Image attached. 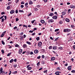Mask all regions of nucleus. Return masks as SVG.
<instances>
[{
  "label": "nucleus",
  "instance_id": "11",
  "mask_svg": "<svg viewBox=\"0 0 75 75\" xmlns=\"http://www.w3.org/2000/svg\"><path fill=\"white\" fill-rule=\"evenodd\" d=\"M0 71L1 72V73H2V72H3V68L2 67L0 68Z\"/></svg>",
  "mask_w": 75,
  "mask_h": 75
},
{
  "label": "nucleus",
  "instance_id": "31",
  "mask_svg": "<svg viewBox=\"0 0 75 75\" xmlns=\"http://www.w3.org/2000/svg\"><path fill=\"white\" fill-rule=\"evenodd\" d=\"M66 14V12H62V14L63 15H65Z\"/></svg>",
  "mask_w": 75,
  "mask_h": 75
},
{
  "label": "nucleus",
  "instance_id": "49",
  "mask_svg": "<svg viewBox=\"0 0 75 75\" xmlns=\"http://www.w3.org/2000/svg\"><path fill=\"white\" fill-rule=\"evenodd\" d=\"M58 30H59V29H56V30H55V32H57V31H58Z\"/></svg>",
  "mask_w": 75,
  "mask_h": 75
},
{
  "label": "nucleus",
  "instance_id": "7",
  "mask_svg": "<svg viewBox=\"0 0 75 75\" xmlns=\"http://www.w3.org/2000/svg\"><path fill=\"white\" fill-rule=\"evenodd\" d=\"M55 75H59V72L57 71H56L55 72Z\"/></svg>",
  "mask_w": 75,
  "mask_h": 75
},
{
  "label": "nucleus",
  "instance_id": "25",
  "mask_svg": "<svg viewBox=\"0 0 75 75\" xmlns=\"http://www.w3.org/2000/svg\"><path fill=\"white\" fill-rule=\"evenodd\" d=\"M52 47V46H50L49 47V50H51Z\"/></svg>",
  "mask_w": 75,
  "mask_h": 75
},
{
  "label": "nucleus",
  "instance_id": "44",
  "mask_svg": "<svg viewBox=\"0 0 75 75\" xmlns=\"http://www.w3.org/2000/svg\"><path fill=\"white\" fill-rule=\"evenodd\" d=\"M30 67V65H28L27 66L26 68H27L28 69V68H29Z\"/></svg>",
  "mask_w": 75,
  "mask_h": 75
},
{
  "label": "nucleus",
  "instance_id": "18",
  "mask_svg": "<svg viewBox=\"0 0 75 75\" xmlns=\"http://www.w3.org/2000/svg\"><path fill=\"white\" fill-rule=\"evenodd\" d=\"M23 47L24 48H25V47H27V45H26V44L23 45Z\"/></svg>",
  "mask_w": 75,
  "mask_h": 75
},
{
  "label": "nucleus",
  "instance_id": "4",
  "mask_svg": "<svg viewBox=\"0 0 75 75\" xmlns=\"http://www.w3.org/2000/svg\"><path fill=\"white\" fill-rule=\"evenodd\" d=\"M38 45L39 47H41V45H42V42H39L38 44Z\"/></svg>",
  "mask_w": 75,
  "mask_h": 75
},
{
  "label": "nucleus",
  "instance_id": "36",
  "mask_svg": "<svg viewBox=\"0 0 75 75\" xmlns=\"http://www.w3.org/2000/svg\"><path fill=\"white\" fill-rule=\"evenodd\" d=\"M69 31H71V29L67 28V33H68V32H69Z\"/></svg>",
  "mask_w": 75,
  "mask_h": 75
},
{
  "label": "nucleus",
  "instance_id": "39",
  "mask_svg": "<svg viewBox=\"0 0 75 75\" xmlns=\"http://www.w3.org/2000/svg\"><path fill=\"white\" fill-rule=\"evenodd\" d=\"M74 27H75V26L74 25H71V28H74Z\"/></svg>",
  "mask_w": 75,
  "mask_h": 75
},
{
  "label": "nucleus",
  "instance_id": "27",
  "mask_svg": "<svg viewBox=\"0 0 75 75\" xmlns=\"http://www.w3.org/2000/svg\"><path fill=\"white\" fill-rule=\"evenodd\" d=\"M71 72H72V73H75V70H73L71 71Z\"/></svg>",
  "mask_w": 75,
  "mask_h": 75
},
{
  "label": "nucleus",
  "instance_id": "2",
  "mask_svg": "<svg viewBox=\"0 0 75 75\" xmlns=\"http://www.w3.org/2000/svg\"><path fill=\"white\" fill-rule=\"evenodd\" d=\"M14 10H11L10 12V13L11 14H13V13H14Z\"/></svg>",
  "mask_w": 75,
  "mask_h": 75
},
{
  "label": "nucleus",
  "instance_id": "1",
  "mask_svg": "<svg viewBox=\"0 0 75 75\" xmlns=\"http://www.w3.org/2000/svg\"><path fill=\"white\" fill-rule=\"evenodd\" d=\"M72 68V66H69L68 68L67 69L69 71H71V69Z\"/></svg>",
  "mask_w": 75,
  "mask_h": 75
},
{
  "label": "nucleus",
  "instance_id": "23",
  "mask_svg": "<svg viewBox=\"0 0 75 75\" xmlns=\"http://www.w3.org/2000/svg\"><path fill=\"white\" fill-rule=\"evenodd\" d=\"M19 12H20V13H24V11L23 10H19Z\"/></svg>",
  "mask_w": 75,
  "mask_h": 75
},
{
  "label": "nucleus",
  "instance_id": "64",
  "mask_svg": "<svg viewBox=\"0 0 75 75\" xmlns=\"http://www.w3.org/2000/svg\"><path fill=\"white\" fill-rule=\"evenodd\" d=\"M25 5L26 6L28 5V3H26L25 4Z\"/></svg>",
  "mask_w": 75,
  "mask_h": 75
},
{
  "label": "nucleus",
  "instance_id": "3",
  "mask_svg": "<svg viewBox=\"0 0 75 75\" xmlns=\"http://www.w3.org/2000/svg\"><path fill=\"white\" fill-rule=\"evenodd\" d=\"M22 52H23V50L21 49H20L19 50V53L20 54L22 53Z\"/></svg>",
  "mask_w": 75,
  "mask_h": 75
},
{
  "label": "nucleus",
  "instance_id": "51",
  "mask_svg": "<svg viewBox=\"0 0 75 75\" xmlns=\"http://www.w3.org/2000/svg\"><path fill=\"white\" fill-rule=\"evenodd\" d=\"M21 8H23L24 7V5H21Z\"/></svg>",
  "mask_w": 75,
  "mask_h": 75
},
{
  "label": "nucleus",
  "instance_id": "62",
  "mask_svg": "<svg viewBox=\"0 0 75 75\" xmlns=\"http://www.w3.org/2000/svg\"><path fill=\"white\" fill-rule=\"evenodd\" d=\"M13 61L15 62H17V59H14Z\"/></svg>",
  "mask_w": 75,
  "mask_h": 75
},
{
  "label": "nucleus",
  "instance_id": "52",
  "mask_svg": "<svg viewBox=\"0 0 75 75\" xmlns=\"http://www.w3.org/2000/svg\"><path fill=\"white\" fill-rule=\"evenodd\" d=\"M4 15L2 16L0 18V19H1L2 18H3L4 17Z\"/></svg>",
  "mask_w": 75,
  "mask_h": 75
},
{
  "label": "nucleus",
  "instance_id": "53",
  "mask_svg": "<svg viewBox=\"0 0 75 75\" xmlns=\"http://www.w3.org/2000/svg\"><path fill=\"white\" fill-rule=\"evenodd\" d=\"M31 14H32L31 13H29V14H28V16L29 17V16H31Z\"/></svg>",
  "mask_w": 75,
  "mask_h": 75
},
{
  "label": "nucleus",
  "instance_id": "30",
  "mask_svg": "<svg viewBox=\"0 0 75 75\" xmlns=\"http://www.w3.org/2000/svg\"><path fill=\"white\" fill-rule=\"evenodd\" d=\"M50 21L51 23H53V21H54V20H53V19H51L50 20Z\"/></svg>",
  "mask_w": 75,
  "mask_h": 75
},
{
  "label": "nucleus",
  "instance_id": "24",
  "mask_svg": "<svg viewBox=\"0 0 75 75\" xmlns=\"http://www.w3.org/2000/svg\"><path fill=\"white\" fill-rule=\"evenodd\" d=\"M64 32H67V28L64 29Z\"/></svg>",
  "mask_w": 75,
  "mask_h": 75
},
{
  "label": "nucleus",
  "instance_id": "21",
  "mask_svg": "<svg viewBox=\"0 0 75 75\" xmlns=\"http://www.w3.org/2000/svg\"><path fill=\"white\" fill-rule=\"evenodd\" d=\"M41 23L43 24L45 23V21L44 20H42L41 21Z\"/></svg>",
  "mask_w": 75,
  "mask_h": 75
},
{
  "label": "nucleus",
  "instance_id": "41",
  "mask_svg": "<svg viewBox=\"0 0 75 75\" xmlns=\"http://www.w3.org/2000/svg\"><path fill=\"white\" fill-rule=\"evenodd\" d=\"M1 20H2L1 21V23H3V22H4V18H2Z\"/></svg>",
  "mask_w": 75,
  "mask_h": 75
},
{
  "label": "nucleus",
  "instance_id": "50",
  "mask_svg": "<svg viewBox=\"0 0 75 75\" xmlns=\"http://www.w3.org/2000/svg\"><path fill=\"white\" fill-rule=\"evenodd\" d=\"M43 72L44 73H46V72H47V70H46L45 71H44Z\"/></svg>",
  "mask_w": 75,
  "mask_h": 75
},
{
  "label": "nucleus",
  "instance_id": "58",
  "mask_svg": "<svg viewBox=\"0 0 75 75\" xmlns=\"http://www.w3.org/2000/svg\"><path fill=\"white\" fill-rule=\"evenodd\" d=\"M44 57H45V56H44V55H42V58H44Z\"/></svg>",
  "mask_w": 75,
  "mask_h": 75
},
{
  "label": "nucleus",
  "instance_id": "43",
  "mask_svg": "<svg viewBox=\"0 0 75 75\" xmlns=\"http://www.w3.org/2000/svg\"><path fill=\"white\" fill-rule=\"evenodd\" d=\"M18 20H19V19H18V18H17L16 19V21H18Z\"/></svg>",
  "mask_w": 75,
  "mask_h": 75
},
{
  "label": "nucleus",
  "instance_id": "9",
  "mask_svg": "<svg viewBox=\"0 0 75 75\" xmlns=\"http://www.w3.org/2000/svg\"><path fill=\"white\" fill-rule=\"evenodd\" d=\"M58 49L59 50H63V48L62 47H59L58 48Z\"/></svg>",
  "mask_w": 75,
  "mask_h": 75
},
{
  "label": "nucleus",
  "instance_id": "37",
  "mask_svg": "<svg viewBox=\"0 0 75 75\" xmlns=\"http://www.w3.org/2000/svg\"><path fill=\"white\" fill-rule=\"evenodd\" d=\"M37 58L39 59H40V58H41V56H39L38 57H37Z\"/></svg>",
  "mask_w": 75,
  "mask_h": 75
},
{
  "label": "nucleus",
  "instance_id": "47",
  "mask_svg": "<svg viewBox=\"0 0 75 75\" xmlns=\"http://www.w3.org/2000/svg\"><path fill=\"white\" fill-rule=\"evenodd\" d=\"M33 31H34L30 30V31H29V32L32 33H33Z\"/></svg>",
  "mask_w": 75,
  "mask_h": 75
},
{
  "label": "nucleus",
  "instance_id": "8",
  "mask_svg": "<svg viewBox=\"0 0 75 75\" xmlns=\"http://www.w3.org/2000/svg\"><path fill=\"white\" fill-rule=\"evenodd\" d=\"M57 46H54L53 47V50H57Z\"/></svg>",
  "mask_w": 75,
  "mask_h": 75
},
{
  "label": "nucleus",
  "instance_id": "19",
  "mask_svg": "<svg viewBox=\"0 0 75 75\" xmlns=\"http://www.w3.org/2000/svg\"><path fill=\"white\" fill-rule=\"evenodd\" d=\"M33 3V2L31 1H29V4H32Z\"/></svg>",
  "mask_w": 75,
  "mask_h": 75
},
{
  "label": "nucleus",
  "instance_id": "17",
  "mask_svg": "<svg viewBox=\"0 0 75 75\" xmlns=\"http://www.w3.org/2000/svg\"><path fill=\"white\" fill-rule=\"evenodd\" d=\"M65 21H67V22H69V20L68 18H67L65 19Z\"/></svg>",
  "mask_w": 75,
  "mask_h": 75
},
{
  "label": "nucleus",
  "instance_id": "29",
  "mask_svg": "<svg viewBox=\"0 0 75 75\" xmlns=\"http://www.w3.org/2000/svg\"><path fill=\"white\" fill-rule=\"evenodd\" d=\"M26 43H27L28 44H29V45H31V42L28 41L26 42Z\"/></svg>",
  "mask_w": 75,
  "mask_h": 75
},
{
  "label": "nucleus",
  "instance_id": "57",
  "mask_svg": "<svg viewBox=\"0 0 75 75\" xmlns=\"http://www.w3.org/2000/svg\"><path fill=\"white\" fill-rule=\"evenodd\" d=\"M30 55H32L33 54V52H31L30 53Z\"/></svg>",
  "mask_w": 75,
  "mask_h": 75
},
{
  "label": "nucleus",
  "instance_id": "55",
  "mask_svg": "<svg viewBox=\"0 0 75 75\" xmlns=\"http://www.w3.org/2000/svg\"><path fill=\"white\" fill-rule=\"evenodd\" d=\"M44 0L45 3H47V1L48 0Z\"/></svg>",
  "mask_w": 75,
  "mask_h": 75
},
{
  "label": "nucleus",
  "instance_id": "13",
  "mask_svg": "<svg viewBox=\"0 0 75 75\" xmlns=\"http://www.w3.org/2000/svg\"><path fill=\"white\" fill-rule=\"evenodd\" d=\"M31 69H32V67H29L28 68V69H27V70L28 71V70L30 71Z\"/></svg>",
  "mask_w": 75,
  "mask_h": 75
},
{
  "label": "nucleus",
  "instance_id": "16",
  "mask_svg": "<svg viewBox=\"0 0 75 75\" xmlns=\"http://www.w3.org/2000/svg\"><path fill=\"white\" fill-rule=\"evenodd\" d=\"M11 55V52L7 54V56L8 57H9V56H10Z\"/></svg>",
  "mask_w": 75,
  "mask_h": 75
},
{
  "label": "nucleus",
  "instance_id": "48",
  "mask_svg": "<svg viewBox=\"0 0 75 75\" xmlns=\"http://www.w3.org/2000/svg\"><path fill=\"white\" fill-rule=\"evenodd\" d=\"M35 21V20H34L33 21H32L31 23H32V24H33V23H34V21Z\"/></svg>",
  "mask_w": 75,
  "mask_h": 75
},
{
  "label": "nucleus",
  "instance_id": "40",
  "mask_svg": "<svg viewBox=\"0 0 75 75\" xmlns=\"http://www.w3.org/2000/svg\"><path fill=\"white\" fill-rule=\"evenodd\" d=\"M1 52L3 53V54H4V50H2L1 51Z\"/></svg>",
  "mask_w": 75,
  "mask_h": 75
},
{
  "label": "nucleus",
  "instance_id": "42",
  "mask_svg": "<svg viewBox=\"0 0 75 75\" xmlns=\"http://www.w3.org/2000/svg\"><path fill=\"white\" fill-rule=\"evenodd\" d=\"M13 28L14 30H16V29H17V27L15 26Z\"/></svg>",
  "mask_w": 75,
  "mask_h": 75
},
{
  "label": "nucleus",
  "instance_id": "33",
  "mask_svg": "<svg viewBox=\"0 0 75 75\" xmlns=\"http://www.w3.org/2000/svg\"><path fill=\"white\" fill-rule=\"evenodd\" d=\"M2 44H3V45H4V44H5V43H4V42L3 40L2 41Z\"/></svg>",
  "mask_w": 75,
  "mask_h": 75
},
{
  "label": "nucleus",
  "instance_id": "45",
  "mask_svg": "<svg viewBox=\"0 0 75 75\" xmlns=\"http://www.w3.org/2000/svg\"><path fill=\"white\" fill-rule=\"evenodd\" d=\"M9 75H11V71H9Z\"/></svg>",
  "mask_w": 75,
  "mask_h": 75
},
{
  "label": "nucleus",
  "instance_id": "59",
  "mask_svg": "<svg viewBox=\"0 0 75 75\" xmlns=\"http://www.w3.org/2000/svg\"><path fill=\"white\" fill-rule=\"evenodd\" d=\"M57 69H58V70H60V68H59V67H58L57 68Z\"/></svg>",
  "mask_w": 75,
  "mask_h": 75
},
{
  "label": "nucleus",
  "instance_id": "34",
  "mask_svg": "<svg viewBox=\"0 0 75 75\" xmlns=\"http://www.w3.org/2000/svg\"><path fill=\"white\" fill-rule=\"evenodd\" d=\"M14 67H15V68H16L17 67V64H15L13 65Z\"/></svg>",
  "mask_w": 75,
  "mask_h": 75
},
{
  "label": "nucleus",
  "instance_id": "28",
  "mask_svg": "<svg viewBox=\"0 0 75 75\" xmlns=\"http://www.w3.org/2000/svg\"><path fill=\"white\" fill-rule=\"evenodd\" d=\"M10 8V6H8L7 7V10H9Z\"/></svg>",
  "mask_w": 75,
  "mask_h": 75
},
{
  "label": "nucleus",
  "instance_id": "60",
  "mask_svg": "<svg viewBox=\"0 0 75 75\" xmlns=\"http://www.w3.org/2000/svg\"><path fill=\"white\" fill-rule=\"evenodd\" d=\"M73 48L74 49V50H75V45H74L73 46Z\"/></svg>",
  "mask_w": 75,
  "mask_h": 75
},
{
  "label": "nucleus",
  "instance_id": "38",
  "mask_svg": "<svg viewBox=\"0 0 75 75\" xmlns=\"http://www.w3.org/2000/svg\"><path fill=\"white\" fill-rule=\"evenodd\" d=\"M4 37V34H2L1 36V37Z\"/></svg>",
  "mask_w": 75,
  "mask_h": 75
},
{
  "label": "nucleus",
  "instance_id": "32",
  "mask_svg": "<svg viewBox=\"0 0 75 75\" xmlns=\"http://www.w3.org/2000/svg\"><path fill=\"white\" fill-rule=\"evenodd\" d=\"M36 39L37 41H39V40H40V37H38L36 38Z\"/></svg>",
  "mask_w": 75,
  "mask_h": 75
},
{
  "label": "nucleus",
  "instance_id": "61",
  "mask_svg": "<svg viewBox=\"0 0 75 75\" xmlns=\"http://www.w3.org/2000/svg\"><path fill=\"white\" fill-rule=\"evenodd\" d=\"M16 14L18 13V10H16Z\"/></svg>",
  "mask_w": 75,
  "mask_h": 75
},
{
  "label": "nucleus",
  "instance_id": "14",
  "mask_svg": "<svg viewBox=\"0 0 75 75\" xmlns=\"http://www.w3.org/2000/svg\"><path fill=\"white\" fill-rule=\"evenodd\" d=\"M13 61H14V60L13 59H11V60H10L9 62H10V63H12Z\"/></svg>",
  "mask_w": 75,
  "mask_h": 75
},
{
  "label": "nucleus",
  "instance_id": "63",
  "mask_svg": "<svg viewBox=\"0 0 75 75\" xmlns=\"http://www.w3.org/2000/svg\"><path fill=\"white\" fill-rule=\"evenodd\" d=\"M35 11H37V10H38V8H35Z\"/></svg>",
  "mask_w": 75,
  "mask_h": 75
},
{
  "label": "nucleus",
  "instance_id": "10",
  "mask_svg": "<svg viewBox=\"0 0 75 75\" xmlns=\"http://www.w3.org/2000/svg\"><path fill=\"white\" fill-rule=\"evenodd\" d=\"M52 18L54 19L55 20L57 18V16H55L52 17Z\"/></svg>",
  "mask_w": 75,
  "mask_h": 75
},
{
  "label": "nucleus",
  "instance_id": "35",
  "mask_svg": "<svg viewBox=\"0 0 75 75\" xmlns=\"http://www.w3.org/2000/svg\"><path fill=\"white\" fill-rule=\"evenodd\" d=\"M17 71H14L13 72V73L14 74H17Z\"/></svg>",
  "mask_w": 75,
  "mask_h": 75
},
{
  "label": "nucleus",
  "instance_id": "46",
  "mask_svg": "<svg viewBox=\"0 0 75 75\" xmlns=\"http://www.w3.org/2000/svg\"><path fill=\"white\" fill-rule=\"evenodd\" d=\"M23 26V27H26V28H27V26H26L25 25H24Z\"/></svg>",
  "mask_w": 75,
  "mask_h": 75
},
{
  "label": "nucleus",
  "instance_id": "22",
  "mask_svg": "<svg viewBox=\"0 0 75 75\" xmlns=\"http://www.w3.org/2000/svg\"><path fill=\"white\" fill-rule=\"evenodd\" d=\"M54 15V13H50L49 14V16H52Z\"/></svg>",
  "mask_w": 75,
  "mask_h": 75
},
{
  "label": "nucleus",
  "instance_id": "6",
  "mask_svg": "<svg viewBox=\"0 0 75 75\" xmlns=\"http://www.w3.org/2000/svg\"><path fill=\"white\" fill-rule=\"evenodd\" d=\"M38 52V50H36L34 51L35 54H37Z\"/></svg>",
  "mask_w": 75,
  "mask_h": 75
},
{
  "label": "nucleus",
  "instance_id": "26",
  "mask_svg": "<svg viewBox=\"0 0 75 75\" xmlns=\"http://www.w3.org/2000/svg\"><path fill=\"white\" fill-rule=\"evenodd\" d=\"M41 63L42 64H45V62H44V61H42V62H41Z\"/></svg>",
  "mask_w": 75,
  "mask_h": 75
},
{
  "label": "nucleus",
  "instance_id": "15",
  "mask_svg": "<svg viewBox=\"0 0 75 75\" xmlns=\"http://www.w3.org/2000/svg\"><path fill=\"white\" fill-rule=\"evenodd\" d=\"M40 62H38L37 64V65L38 67H39L40 65Z\"/></svg>",
  "mask_w": 75,
  "mask_h": 75
},
{
  "label": "nucleus",
  "instance_id": "56",
  "mask_svg": "<svg viewBox=\"0 0 75 75\" xmlns=\"http://www.w3.org/2000/svg\"><path fill=\"white\" fill-rule=\"evenodd\" d=\"M5 14V13L4 12H3L1 13V14L2 15H3V14Z\"/></svg>",
  "mask_w": 75,
  "mask_h": 75
},
{
  "label": "nucleus",
  "instance_id": "20",
  "mask_svg": "<svg viewBox=\"0 0 75 75\" xmlns=\"http://www.w3.org/2000/svg\"><path fill=\"white\" fill-rule=\"evenodd\" d=\"M75 7L74 6H72V5H71L70 6V8H75Z\"/></svg>",
  "mask_w": 75,
  "mask_h": 75
},
{
  "label": "nucleus",
  "instance_id": "12",
  "mask_svg": "<svg viewBox=\"0 0 75 75\" xmlns=\"http://www.w3.org/2000/svg\"><path fill=\"white\" fill-rule=\"evenodd\" d=\"M55 58L54 57H53L51 58V59L52 61H54L55 60Z\"/></svg>",
  "mask_w": 75,
  "mask_h": 75
},
{
  "label": "nucleus",
  "instance_id": "5",
  "mask_svg": "<svg viewBox=\"0 0 75 75\" xmlns=\"http://www.w3.org/2000/svg\"><path fill=\"white\" fill-rule=\"evenodd\" d=\"M15 47H18V48H20V45L17 44H16V45H15Z\"/></svg>",
  "mask_w": 75,
  "mask_h": 75
},
{
  "label": "nucleus",
  "instance_id": "54",
  "mask_svg": "<svg viewBox=\"0 0 75 75\" xmlns=\"http://www.w3.org/2000/svg\"><path fill=\"white\" fill-rule=\"evenodd\" d=\"M37 7H38V8H40V5H37Z\"/></svg>",
  "mask_w": 75,
  "mask_h": 75
}]
</instances>
